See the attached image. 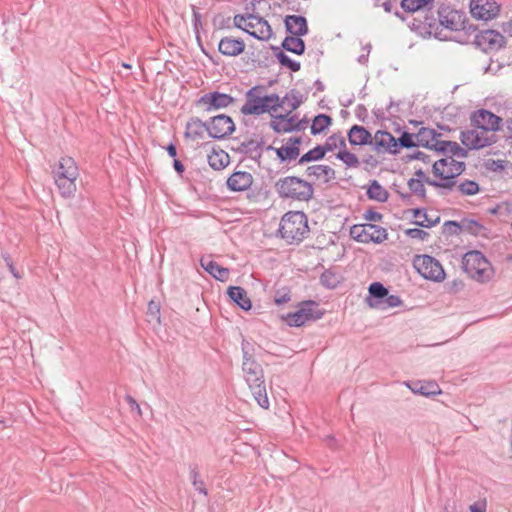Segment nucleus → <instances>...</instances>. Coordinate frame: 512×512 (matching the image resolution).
Masks as SVG:
<instances>
[{"mask_svg": "<svg viewBox=\"0 0 512 512\" xmlns=\"http://www.w3.org/2000/svg\"><path fill=\"white\" fill-rule=\"evenodd\" d=\"M439 152L443 157L432 164L434 176L447 181L459 176L465 169L464 158L466 152L456 142H443Z\"/></svg>", "mask_w": 512, "mask_h": 512, "instance_id": "obj_1", "label": "nucleus"}, {"mask_svg": "<svg viewBox=\"0 0 512 512\" xmlns=\"http://www.w3.org/2000/svg\"><path fill=\"white\" fill-rule=\"evenodd\" d=\"M52 174L59 193L66 198L72 197L77 190L79 177L76 161L70 156H62L54 165Z\"/></svg>", "mask_w": 512, "mask_h": 512, "instance_id": "obj_2", "label": "nucleus"}, {"mask_svg": "<svg viewBox=\"0 0 512 512\" xmlns=\"http://www.w3.org/2000/svg\"><path fill=\"white\" fill-rule=\"evenodd\" d=\"M278 232L289 244L301 242L309 233L306 214L302 211L285 213L280 220Z\"/></svg>", "mask_w": 512, "mask_h": 512, "instance_id": "obj_3", "label": "nucleus"}, {"mask_svg": "<svg viewBox=\"0 0 512 512\" xmlns=\"http://www.w3.org/2000/svg\"><path fill=\"white\" fill-rule=\"evenodd\" d=\"M274 188L280 198L299 202H308L314 194L312 184L297 176L279 178Z\"/></svg>", "mask_w": 512, "mask_h": 512, "instance_id": "obj_4", "label": "nucleus"}, {"mask_svg": "<svg viewBox=\"0 0 512 512\" xmlns=\"http://www.w3.org/2000/svg\"><path fill=\"white\" fill-rule=\"evenodd\" d=\"M464 272L476 282L487 283L494 277V268L490 261L477 250L464 254L462 258Z\"/></svg>", "mask_w": 512, "mask_h": 512, "instance_id": "obj_5", "label": "nucleus"}, {"mask_svg": "<svg viewBox=\"0 0 512 512\" xmlns=\"http://www.w3.org/2000/svg\"><path fill=\"white\" fill-rule=\"evenodd\" d=\"M282 107L280 98L277 95H260L256 88L251 89L247 94V101L241 108L245 115H260L263 113H276Z\"/></svg>", "mask_w": 512, "mask_h": 512, "instance_id": "obj_6", "label": "nucleus"}, {"mask_svg": "<svg viewBox=\"0 0 512 512\" xmlns=\"http://www.w3.org/2000/svg\"><path fill=\"white\" fill-rule=\"evenodd\" d=\"M233 24L235 27L245 31L260 41H268L273 35L272 28L268 21L253 14L235 15Z\"/></svg>", "mask_w": 512, "mask_h": 512, "instance_id": "obj_7", "label": "nucleus"}, {"mask_svg": "<svg viewBox=\"0 0 512 512\" xmlns=\"http://www.w3.org/2000/svg\"><path fill=\"white\" fill-rule=\"evenodd\" d=\"M412 264L415 270L427 280L440 283L446 278L442 264L430 255H416L413 258Z\"/></svg>", "mask_w": 512, "mask_h": 512, "instance_id": "obj_8", "label": "nucleus"}, {"mask_svg": "<svg viewBox=\"0 0 512 512\" xmlns=\"http://www.w3.org/2000/svg\"><path fill=\"white\" fill-rule=\"evenodd\" d=\"M461 143L468 149H481L497 142V136L489 132V129L482 130L472 127L463 131L460 136Z\"/></svg>", "mask_w": 512, "mask_h": 512, "instance_id": "obj_9", "label": "nucleus"}, {"mask_svg": "<svg viewBox=\"0 0 512 512\" xmlns=\"http://www.w3.org/2000/svg\"><path fill=\"white\" fill-rule=\"evenodd\" d=\"M322 316L323 313L317 309V304L314 301H306L301 303L296 311L288 313L284 320L289 326L299 327L310 320L320 319Z\"/></svg>", "mask_w": 512, "mask_h": 512, "instance_id": "obj_10", "label": "nucleus"}, {"mask_svg": "<svg viewBox=\"0 0 512 512\" xmlns=\"http://www.w3.org/2000/svg\"><path fill=\"white\" fill-rule=\"evenodd\" d=\"M350 233L355 240L362 243H381L387 238V232L383 227L371 223L354 225Z\"/></svg>", "mask_w": 512, "mask_h": 512, "instance_id": "obj_11", "label": "nucleus"}, {"mask_svg": "<svg viewBox=\"0 0 512 512\" xmlns=\"http://www.w3.org/2000/svg\"><path fill=\"white\" fill-rule=\"evenodd\" d=\"M471 126L482 130L489 129V132L496 134L501 130L502 118L486 110L478 109L471 114Z\"/></svg>", "mask_w": 512, "mask_h": 512, "instance_id": "obj_12", "label": "nucleus"}, {"mask_svg": "<svg viewBox=\"0 0 512 512\" xmlns=\"http://www.w3.org/2000/svg\"><path fill=\"white\" fill-rule=\"evenodd\" d=\"M438 19L443 27L451 31L463 29L466 22L465 14L450 5H443L439 8Z\"/></svg>", "mask_w": 512, "mask_h": 512, "instance_id": "obj_13", "label": "nucleus"}, {"mask_svg": "<svg viewBox=\"0 0 512 512\" xmlns=\"http://www.w3.org/2000/svg\"><path fill=\"white\" fill-rule=\"evenodd\" d=\"M469 9L473 18L489 21L499 15L500 5L495 0H470Z\"/></svg>", "mask_w": 512, "mask_h": 512, "instance_id": "obj_14", "label": "nucleus"}, {"mask_svg": "<svg viewBox=\"0 0 512 512\" xmlns=\"http://www.w3.org/2000/svg\"><path fill=\"white\" fill-rule=\"evenodd\" d=\"M476 45L483 51H497L505 44V37L496 30H483L475 37Z\"/></svg>", "mask_w": 512, "mask_h": 512, "instance_id": "obj_15", "label": "nucleus"}, {"mask_svg": "<svg viewBox=\"0 0 512 512\" xmlns=\"http://www.w3.org/2000/svg\"><path fill=\"white\" fill-rule=\"evenodd\" d=\"M271 117L270 126L277 133H287L301 127V120L292 112L282 114L278 110Z\"/></svg>", "mask_w": 512, "mask_h": 512, "instance_id": "obj_16", "label": "nucleus"}, {"mask_svg": "<svg viewBox=\"0 0 512 512\" xmlns=\"http://www.w3.org/2000/svg\"><path fill=\"white\" fill-rule=\"evenodd\" d=\"M205 126L209 135L214 138H224L235 130L232 118L224 114L212 117Z\"/></svg>", "mask_w": 512, "mask_h": 512, "instance_id": "obj_17", "label": "nucleus"}, {"mask_svg": "<svg viewBox=\"0 0 512 512\" xmlns=\"http://www.w3.org/2000/svg\"><path fill=\"white\" fill-rule=\"evenodd\" d=\"M372 145L379 152H388L396 154L399 152V144L397 139L389 132L378 130L373 135Z\"/></svg>", "mask_w": 512, "mask_h": 512, "instance_id": "obj_18", "label": "nucleus"}, {"mask_svg": "<svg viewBox=\"0 0 512 512\" xmlns=\"http://www.w3.org/2000/svg\"><path fill=\"white\" fill-rule=\"evenodd\" d=\"M246 44L241 38L224 36L218 44V51L228 57H236L245 51Z\"/></svg>", "mask_w": 512, "mask_h": 512, "instance_id": "obj_19", "label": "nucleus"}, {"mask_svg": "<svg viewBox=\"0 0 512 512\" xmlns=\"http://www.w3.org/2000/svg\"><path fill=\"white\" fill-rule=\"evenodd\" d=\"M300 138L291 137L278 148H271L281 161L295 160L300 154Z\"/></svg>", "mask_w": 512, "mask_h": 512, "instance_id": "obj_20", "label": "nucleus"}, {"mask_svg": "<svg viewBox=\"0 0 512 512\" xmlns=\"http://www.w3.org/2000/svg\"><path fill=\"white\" fill-rule=\"evenodd\" d=\"M253 183V176L246 171H236L227 180V186L232 191L247 190Z\"/></svg>", "mask_w": 512, "mask_h": 512, "instance_id": "obj_21", "label": "nucleus"}, {"mask_svg": "<svg viewBox=\"0 0 512 512\" xmlns=\"http://www.w3.org/2000/svg\"><path fill=\"white\" fill-rule=\"evenodd\" d=\"M201 103L207 107V109H219L229 106L233 98L228 94L213 92L202 96Z\"/></svg>", "mask_w": 512, "mask_h": 512, "instance_id": "obj_22", "label": "nucleus"}, {"mask_svg": "<svg viewBox=\"0 0 512 512\" xmlns=\"http://www.w3.org/2000/svg\"><path fill=\"white\" fill-rule=\"evenodd\" d=\"M373 136L371 133L363 126L354 125L350 128L348 132V140L351 145H372Z\"/></svg>", "mask_w": 512, "mask_h": 512, "instance_id": "obj_23", "label": "nucleus"}, {"mask_svg": "<svg viewBox=\"0 0 512 512\" xmlns=\"http://www.w3.org/2000/svg\"><path fill=\"white\" fill-rule=\"evenodd\" d=\"M417 142L425 146L427 148L434 149L435 151H439L444 141H440L436 137V133L434 130L429 128H422L416 135Z\"/></svg>", "mask_w": 512, "mask_h": 512, "instance_id": "obj_24", "label": "nucleus"}, {"mask_svg": "<svg viewBox=\"0 0 512 512\" xmlns=\"http://www.w3.org/2000/svg\"><path fill=\"white\" fill-rule=\"evenodd\" d=\"M200 263L201 266L215 279L222 282L229 279L230 272L228 268L222 267L217 262L208 258H202Z\"/></svg>", "mask_w": 512, "mask_h": 512, "instance_id": "obj_25", "label": "nucleus"}, {"mask_svg": "<svg viewBox=\"0 0 512 512\" xmlns=\"http://www.w3.org/2000/svg\"><path fill=\"white\" fill-rule=\"evenodd\" d=\"M287 30L295 36H303L307 34L308 27L306 19L302 16L289 15L285 19Z\"/></svg>", "mask_w": 512, "mask_h": 512, "instance_id": "obj_26", "label": "nucleus"}, {"mask_svg": "<svg viewBox=\"0 0 512 512\" xmlns=\"http://www.w3.org/2000/svg\"><path fill=\"white\" fill-rule=\"evenodd\" d=\"M227 294L230 299L235 302L239 307L243 310H250L252 307V303L250 298L247 295V292L239 286H231L227 290Z\"/></svg>", "mask_w": 512, "mask_h": 512, "instance_id": "obj_27", "label": "nucleus"}, {"mask_svg": "<svg viewBox=\"0 0 512 512\" xmlns=\"http://www.w3.org/2000/svg\"><path fill=\"white\" fill-rule=\"evenodd\" d=\"M250 390L252 391V394L254 396V399L256 402L262 407V408H268L269 406V400L267 396L266 386L264 379H258L257 382L251 381V383H248Z\"/></svg>", "mask_w": 512, "mask_h": 512, "instance_id": "obj_28", "label": "nucleus"}, {"mask_svg": "<svg viewBox=\"0 0 512 512\" xmlns=\"http://www.w3.org/2000/svg\"><path fill=\"white\" fill-rule=\"evenodd\" d=\"M207 158L209 165L215 170L225 168L230 162L228 153L222 149L213 148L208 154Z\"/></svg>", "mask_w": 512, "mask_h": 512, "instance_id": "obj_29", "label": "nucleus"}, {"mask_svg": "<svg viewBox=\"0 0 512 512\" xmlns=\"http://www.w3.org/2000/svg\"><path fill=\"white\" fill-rule=\"evenodd\" d=\"M243 372L247 383L256 381L263 378V371L261 366L251 358H245L243 362Z\"/></svg>", "mask_w": 512, "mask_h": 512, "instance_id": "obj_30", "label": "nucleus"}, {"mask_svg": "<svg viewBox=\"0 0 512 512\" xmlns=\"http://www.w3.org/2000/svg\"><path fill=\"white\" fill-rule=\"evenodd\" d=\"M307 173L322 182H327L334 176V170L330 166L322 164L309 166Z\"/></svg>", "mask_w": 512, "mask_h": 512, "instance_id": "obj_31", "label": "nucleus"}, {"mask_svg": "<svg viewBox=\"0 0 512 512\" xmlns=\"http://www.w3.org/2000/svg\"><path fill=\"white\" fill-rule=\"evenodd\" d=\"M401 302L402 301L398 296L389 295V293L386 297L383 298V300H372L370 298L366 299V303L370 308L382 310L397 307L401 305Z\"/></svg>", "mask_w": 512, "mask_h": 512, "instance_id": "obj_32", "label": "nucleus"}, {"mask_svg": "<svg viewBox=\"0 0 512 512\" xmlns=\"http://www.w3.org/2000/svg\"><path fill=\"white\" fill-rule=\"evenodd\" d=\"M300 37L301 36L295 35L286 37L282 44L284 49L298 55L302 54L304 52L305 45Z\"/></svg>", "mask_w": 512, "mask_h": 512, "instance_id": "obj_33", "label": "nucleus"}, {"mask_svg": "<svg viewBox=\"0 0 512 512\" xmlns=\"http://www.w3.org/2000/svg\"><path fill=\"white\" fill-rule=\"evenodd\" d=\"M332 123V119L330 116L325 114L317 115L311 125V133L313 135L320 134L324 132Z\"/></svg>", "mask_w": 512, "mask_h": 512, "instance_id": "obj_34", "label": "nucleus"}, {"mask_svg": "<svg viewBox=\"0 0 512 512\" xmlns=\"http://www.w3.org/2000/svg\"><path fill=\"white\" fill-rule=\"evenodd\" d=\"M413 217L416 225L427 228L432 227L439 222L438 216L435 218L430 217L426 211L420 209L414 210Z\"/></svg>", "mask_w": 512, "mask_h": 512, "instance_id": "obj_35", "label": "nucleus"}, {"mask_svg": "<svg viewBox=\"0 0 512 512\" xmlns=\"http://www.w3.org/2000/svg\"><path fill=\"white\" fill-rule=\"evenodd\" d=\"M414 391L420 393L421 395L430 396L437 395L441 393V389L439 385L434 381L429 382H417L414 384Z\"/></svg>", "mask_w": 512, "mask_h": 512, "instance_id": "obj_36", "label": "nucleus"}, {"mask_svg": "<svg viewBox=\"0 0 512 512\" xmlns=\"http://www.w3.org/2000/svg\"><path fill=\"white\" fill-rule=\"evenodd\" d=\"M324 147L326 152H338L342 151L346 147V142L344 137L338 134H333L329 136L324 143Z\"/></svg>", "mask_w": 512, "mask_h": 512, "instance_id": "obj_37", "label": "nucleus"}, {"mask_svg": "<svg viewBox=\"0 0 512 512\" xmlns=\"http://www.w3.org/2000/svg\"><path fill=\"white\" fill-rule=\"evenodd\" d=\"M367 194L370 199H373V200H376L379 202H384L388 198L387 190L382 185H380L377 181H373L370 184V186L367 190Z\"/></svg>", "mask_w": 512, "mask_h": 512, "instance_id": "obj_38", "label": "nucleus"}, {"mask_svg": "<svg viewBox=\"0 0 512 512\" xmlns=\"http://www.w3.org/2000/svg\"><path fill=\"white\" fill-rule=\"evenodd\" d=\"M434 0H402L401 7L410 13L419 11L428 5L432 4Z\"/></svg>", "mask_w": 512, "mask_h": 512, "instance_id": "obj_39", "label": "nucleus"}, {"mask_svg": "<svg viewBox=\"0 0 512 512\" xmlns=\"http://www.w3.org/2000/svg\"><path fill=\"white\" fill-rule=\"evenodd\" d=\"M326 149L323 146H317L311 150H309L307 153H305L299 160L300 164H304L310 161H317L322 159L326 154Z\"/></svg>", "mask_w": 512, "mask_h": 512, "instance_id": "obj_40", "label": "nucleus"}, {"mask_svg": "<svg viewBox=\"0 0 512 512\" xmlns=\"http://www.w3.org/2000/svg\"><path fill=\"white\" fill-rule=\"evenodd\" d=\"M369 297L372 300H383L384 297L388 294V289L383 286L380 282H373L370 284L369 288Z\"/></svg>", "mask_w": 512, "mask_h": 512, "instance_id": "obj_41", "label": "nucleus"}, {"mask_svg": "<svg viewBox=\"0 0 512 512\" xmlns=\"http://www.w3.org/2000/svg\"><path fill=\"white\" fill-rule=\"evenodd\" d=\"M337 159L341 160L348 167H357L359 165V159L355 154L348 151L345 147L342 151L336 153Z\"/></svg>", "mask_w": 512, "mask_h": 512, "instance_id": "obj_42", "label": "nucleus"}, {"mask_svg": "<svg viewBox=\"0 0 512 512\" xmlns=\"http://www.w3.org/2000/svg\"><path fill=\"white\" fill-rule=\"evenodd\" d=\"M321 282L329 288H334L339 283V277L331 271H325L321 276Z\"/></svg>", "mask_w": 512, "mask_h": 512, "instance_id": "obj_43", "label": "nucleus"}, {"mask_svg": "<svg viewBox=\"0 0 512 512\" xmlns=\"http://www.w3.org/2000/svg\"><path fill=\"white\" fill-rule=\"evenodd\" d=\"M459 190L465 195H474L478 193L479 186L474 181H464L459 185Z\"/></svg>", "mask_w": 512, "mask_h": 512, "instance_id": "obj_44", "label": "nucleus"}, {"mask_svg": "<svg viewBox=\"0 0 512 512\" xmlns=\"http://www.w3.org/2000/svg\"><path fill=\"white\" fill-rule=\"evenodd\" d=\"M425 182L419 179L411 178L408 182V186L410 190L420 196H423L425 193Z\"/></svg>", "mask_w": 512, "mask_h": 512, "instance_id": "obj_45", "label": "nucleus"}, {"mask_svg": "<svg viewBox=\"0 0 512 512\" xmlns=\"http://www.w3.org/2000/svg\"><path fill=\"white\" fill-rule=\"evenodd\" d=\"M279 62L286 67H289L292 71H298L300 69V64L292 61L289 56H287L285 53L280 52L278 55Z\"/></svg>", "mask_w": 512, "mask_h": 512, "instance_id": "obj_46", "label": "nucleus"}, {"mask_svg": "<svg viewBox=\"0 0 512 512\" xmlns=\"http://www.w3.org/2000/svg\"><path fill=\"white\" fill-rule=\"evenodd\" d=\"M6 266L8 267L10 273L13 275L16 279H22L23 278V271L18 269L16 265L14 264L13 260L10 257L4 258Z\"/></svg>", "mask_w": 512, "mask_h": 512, "instance_id": "obj_47", "label": "nucleus"}, {"mask_svg": "<svg viewBox=\"0 0 512 512\" xmlns=\"http://www.w3.org/2000/svg\"><path fill=\"white\" fill-rule=\"evenodd\" d=\"M399 148L400 147H406L410 148L415 146V142L413 139V135L407 132H404L399 139H397Z\"/></svg>", "mask_w": 512, "mask_h": 512, "instance_id": "obj_48", "label": "nucleus"}, {"mask_svg": "<svg viewBox=\"0 0 512 512\" xmlns=\"http://www.w3.org/2000/svg\"><path fill=\"white\" fill-rule=\"evenodd\" d=\"M406 234L413 239H419V240H424L428 236V233L426 231L418 229V228L408 229L406 231Z\"/></svg>", "mask_w": 512, "mask_h": 512, "instance_id": "obj_49", "label": "nucleus"}, {"mask_svg": "<svg viewBox=\"0 0 512 512\" xmlns=\"http://www.w3.org/2000/svg\"><path fill=\"white\" fill-rule=\"evenodd\" d=\"M470 512H486L487 510V502L485 499L476 501L475 503L469 506Z\"/></svg>", "mask_w": 512, "mask_h": 512, "instance_id": "obj_50", "label": "nucleus"}, {"mask_svg": "<svg viewBox=\"0 0 512 512\" xmlns=\"http://www.w3.org/2000/svg\"><path fill=\"white\" fill-rule=\"evenodd\" d=\"M414 169H415V173H414V177L413 178L422 180L423 182H425L427 184H432V182H430L426 172L422 168H418L415 165Z\"/></svg>", "mask_w": 512, "mask_h": 512, "instance_id": "obj_51", "label": "nucleus"}, {"mask_svg": "<svg viewBox=\"0 0 512 512\" xmlns=\"http://www.w3.org/2000/svg\"><path fill=\"white\" fill-rule=\"evenodd\" d=\"M364 216L366 220L373 222H378L382 219V215L374 210H367Z\"/></svg>", "mask_w": 512, "mask_h": 512, "instance_id": "obj_52", "label": "nucleus"}, {"mask_svg": "<svg viewBox=\"0 0 512 512\" xmlns=\"http://www.w3.org/2000/svg\"><path fill=\"white\" fill-rule=\"evenodd\" d=\"M414 160L416 161H421L423 163H426V164H430L432 163V159H431V156L427 155L426 153L424 152H417L413 155L412 157Z\"/></svg>", "mask_w": 512, "mask_h": 512, "instance_id": "obj_53", "label": "nucleus"}, {"mask_svg": "<svg viewBox=\"0 0 512 512\" xmlns=\"http://www.w3.org/2000/svg\"><path fill=\"white\" fill-rule=\"evenodd\" d=\"M290 300V294L288 292H285L281 295H277L275 297V303L276 304H283V303H286Z\"/></svg>", "mask_w": 512, "mask_h": 512, "instance_id": "obj_54", "label": "nucleus"}, {"mask_svg": "<svg viewBox=\"0 0 512 512\" xmlns=\"http://www.w3.org/2000/svg\"><path fill=\"white\" fill-rule=\"evenodd\" d=\"M167 153L169 154L170 157L175 158L177 155L176 147L173 144H170L167 147Z\"/></svg>", "mask_w": 512, "mask_h": 512, "instance_id": "obj_55", "label": "nucleus"}, {"mask_svg": "<svg viewBox=\"0 0 512 512\" xmlns=\"http://www.w3.org/2000/svg\"><path fill=\"white\" fill-rule=\"evenodd\" d=\"M174 168L178 173H182L184 171V166L179 160H174Z\"/></svg>", "mask_w": 512, "mask_h": 512, "instance_id": "obj_56", "label": "nucleus"}, {"mask_svg": "<svg viewBox=\"0 0 512 512\" xmlns=\"http://www.w3.org/2000/svg\"><path fill=\"white\" fill-rule=\"evenodd\" d=\"M507 28H506V31L508 32H512V20L509 21L507 24H506Z\"/></svg>", "mask_w": 512, "mask_h": 512, "instance_id": "obj_57", "label": "nucleus"}, {"mask_svg": "<svg viewBox=\"0 0 512 512\" xmlns=\"http://www.w3.org/2000/svg\"><path fill=\"white\" fill-rule=\"evenodd\" d=\"M123 66H124L125 68H130V65H128V64H123Z\"/></svg>", "mask_w": 512, "mask_h": 512, "instance_id": "obj_58", "label": "nucleus"}, {"mask_svg": "<svg viewBox=\"0 0 512 512\" xmlns=\"http://www.w3.org/2000/svg\"><path fill=\"white\" fill-rule=\"evenodd\" d=\"M511 229H512V222H511Z\"/></svg>", "mask_w": 512, "mask_h": 512, "instance_id": "obj_59", "label": "nucleus"}]
</instances>
